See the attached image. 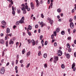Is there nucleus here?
<instances>
[{
  "label": "nucleus",
  "instance_id": "f257e3e1",
  "mask_svg": "<svg viewBox=\"0 0 76 76\" xmlns=\"http://www.w3.org/2000/svg\"><path fill=\"white\" fill-rule=\"evenodd\" d=\"M21 8L22 10H24L25 9H27L28 7V5H25L24 4H22Z\"/></svg>",
  "mask_w": 76,
  "mask_h": 76
},
{
  "label": "nucleus",
  "instance_id": "f03ea898",
  "mask_svg": "<svg viewBox=\"0 0 76 76\" xmlns=\"http://www.w3.org/2000/svg\"><path fill=\"white\" fill-rule=\"evenodd\" d=\"M54 61L53 62L54 63H56L57 61L58 60V56H55L54 57Z\"/></svg>",
  "mask_w": 76,
  "mask_h": 76
},
{
  "label": "nucleus",
  "instance_id": "7ed1b4c3",
  "mask_svg": "<svg viewBox=\"0 0 76 76\" xmlns=\"http://www.w3.org/2000/svg\"><path fill=\"white\" fill-rule=\"evenodd\" d=\"M24 20H25V18H24V16H23L21 19L19 20L20 23L21 24L23 23H24Z\"/></svg>",
  "mask_w": 76,
  "mask_h": 76
},
{
  "label": "nucleus",
  "instance_id": "20e7f679",
  "mask_svg": "<svg viewBox=\"0 0 76 76\" xmlns=\"http://www.w3.org/2000/svg\"><path fill=\"white\" fill-rule=\"evenodd\" d=\"M57 53L58 56H61L63 54L62 51H61V50H58L57 51Z\"/></svg>",
  "mask_w": 76,
  "mask_h": 76
},
{
  "label": "nucleus",
  "instance_id": "39448f33",
  "mask_svg": "<svg viewBox=\"0 0 76 76\" xmlns=\"http://www.w3.org/2000/svg\"><path fill=\"white\" fill-rule=\"evenodd\" d=\"M5 72V69L4 67H2L1 69V74H4Z\"/></svg>",
  "mask_w": 76,
  "mask_h": 76
},
{
  "label": "nucleus",
  "instance_id": "423d86ee",
  "mask_svg": "<svg viewBox=\"0 0 76 76\" xmlns=\"http://www.w3.org/2000/svg\"><path fill=\"white\" fill-rule=\"evenodd\" d=\"M31 9H32V10L34 9L35 7H34V3H33V2H31Z\"/></svg>",
  "mask_w": 76,
  "mask_h": 76
},
{
  "label": "nucleus",
  "instance_id": "0eeeda50",
  "mask_svg": "<svg viewBox=\"0 0 76 76\" xmlns=\"http://www.w3.org/2000/svg\"><path fill=\"white\" fill-rule=\"evenodd\" d=\"M70 26L71 28L72 29H73L74 28V24L73 23V22H72L70 23Z\"/></svg>",
  "mask_w": 76,
  "mask_h": 76
},
{
  "label": "nucleus",
  "instance_id": "6e6552de",
  "mask_svg": "<svg viewBox=\"0 0 76 76\" xmlns=\"http://www.w3.org/2000/svg\"><path fill=\"white\" fill-rule=\"evenodd\" d=\"M31 42H32V45L33 46H34V45H35V41H34V39H32L31 41Z\"/></svg>",
  "mask_w": 76,
  "mask_h": 76
},
{
  "label": "nucleus",
  "instance_id": "1a4fd4ad",
  "mask_svg": "<svg viewBox=\"0 0 76 76\" xmlns=\"http://www.w3.org/2000/svg\"><path fill=\"white\" fill-rule=\"evenodd\" d=\"M4 43V40H3V39H0V43H1V44H3Z\"/></svg>",
  "mask_w": 76,
  "mask_h": 76
},
{
  "label": "nucleus",
  "instance_id": "9d476101",
  "mask_svg": "<svg viewBox=\"0 0 76 76\" xmlns=\"http://www.w3.org/2000/svg\"><path fill=\"white\" fill-rule=\"evenodd\" d=\"M1 24L3 25H6V23L5 22V21L3 20L1 21Z\"/></svg>",
  "mask_w": 76,
  "mask_h": 76
},
{
  "label": "nucleus",
  "instance_id": "9b49d317",
  "mask_svg": "<svg viewBox=\"0 0 76 76\" xmlns=\"http://www.w3.org/2000/svg\"><path fill=\"white\" fill-rule=\"evenodd\" d=\"M14 42L12 41V39H10V41L9 42V44L10 45L11 44H13Z\"/></svg>",
  "mask_w": 76,
  "mask_h": 76
},
{
  "label": "nucleus",
  "instance_id": "f8f14e48",
  "mask_svg": "<svg viewBox=\"0 0 76 76\" xmlns=\"http://www.w3.org/2000/svg\"><path fill=\"white\" fill-rule=\"evenodd\" d=\"M6 33L7 34L10 33V29L9 28H7L6 30Z\"/></svg>",
  "mask_w": 76,
  "mask_h": 76
},
{
  "label": "nucleus",
  "instance_id": "ddd939ff",
  "mask_svg": "<svg viewBox=\"0 0 76 76\" xmlns=\"http://www.w3.org/2000/svg\"><path fill=\"white\" fill-rule=\"evenodd\" d=\"M15 72L16 73H18V66H16L15 67Z\"/></svg>",
  "mask_w": 76,
  "mask_h": 76
},
{
  "label": "nucleus",
  "instance_id": "4468645a",
  "mask_svg": "<svg viewBox=\"0 0 76 76\" xmlns=\"http://www.w3.org/2000/svg\"><path fill=\"white\" fill-rule=\"evenodd\" d=\"M30 54H31V52L30 51L28 52L26 54V57H28V56H30Z\"/></svg>",
  "mask_w": 76,
  "mask_h": 76
},
{
  "label": "nucleus",
  "instance_id": "2eb2a0df",
  "mask_svg": "<svg viewBox=\"0 0 76 76\" xmlns=\"http://www.w3.org/2000/svg\"><path fill=\"white\" fill-rule=\"evenodd\" d=\"M36 3H37V7H38L39 6V2L38 1H36Z\"/></svg>",
  "mask_w": 76,
  "mask_h": 76
},
{
  "label": "nucleus",
  "instance_id": "dca6fc26",
  "mask_svg": "<svg viewBox=\"0 0 76 76\" xmlns=\"http://www.w3.org/2000/svg\"><path fill=\"white\" fill-rule=\"evenodd\" d=\"M66 57L68 59L70 58V55L69 53H67L66 55Z\"/></svg>",
  "mask_w": 76,
  "mask_h": 76
},
{
  "label": "nucleus",
  "instance_id": "f3484780",
  "mask_svg": "<svg viewBox=\"0 0 76 76\" xmlns=\"http://www.w3.org/2000/svg\"><path fill=\"white\" fill-rule=\"evenodd\" d=\"M57 11L58 13H60L61 11V9L60 8H59L57 9Z\"/></svg>",
  "mask_w": 76,
  "mask_h": 76
},
{
  "label": "nucleus",
  "instance_id": "a211bd4d",
  "mask_svg": "<svg viewBox=\"0 0 76 76\" xmlns=\"http://www.w3.org/2000/svg\"><path fill=\"white\" fill-rule=\"evenodd\" d=\"M21 12V11H20V10L19 9H17V13L18 14H20Z\"/></svg>",
  "mask_w": 76,
  "mask_h": 76
},
{
  "label": "nucleus",
  "instance_id": "6ab92c4d",
  "mask_svg": "<svg viewBox=\"0 0 76 76\" xmlns=\"http://www.w3.org/2000/svg\"><path fill=\"white\" fill-rule=\"evenodd\" d=\"M75 67V62L73 63V64L72 65V69H73L74 67Z\"/></svg>",
  "mask_w": 76,
  "mask_h": 76
},
{
  "label": "nucleus",
  "instance_id": "aec40b11",
  "mask_svg": "<svg viewBox=\"0 0 76 76\" xmlns=\"http://www.w3.org/2000/svg\"><path fill=\"white\" fill-rule=\"evenodd\" d=\"M27 42L28 44H31V41L30 39H27Z\"/></svg>",
  "mask_w": 76,
  "mask_h": 76
},
{
  "label": "nucleus",
  "instance_id": "412c9836",
  "mask_svg": "<svg viewBox=\"0 0 76 76\" xmlns=\"http://www.w3.org/2000/svg\"><path fill=\"white\" fill-rule=\"evenodd\" d=\"M28 29H29V30H31L32 29V27L30 25H29L28 27Z\"/></svg>",
  "mask_w": 76,
  "mask_h": 76
},
{
  "label": "nucleus",
  "instance_id": "4be33fe9",
  "mask_svg": "<svg viewBox=\"0 0 76 76\" xmlns=\"http://www.w3.org/2000/svg\"><path fill=\"white\" fill-rule=\"evenodd\" d=\"M61 67L62 69H64V68L65 67V66L64 65V64H62L61 65Z\"/></svg>",
  "mask_w": 76,
  "mask_h": 76
},
{
  "label": "nucleus",
  "instance_id": "5701e85b",
  "mask_svg": "<svg viewBox=\"0 0 76 76\" xmlns=\"http://www.w3.org/2000/svg\"><path fill=\"white\" fill-rule=\"evenodd\" d=\"M66 46L68 48H70V45H69V43H68L66 45Z\"/></svg>",
  "mask_w": 76,
  "mask_h": 76
},
{
  "label": "nucleus",
  "instance_id": "b1692460",
  "mask_svg": "<svg viewBox=\"0 0 76 76\" xmlns=\"http://www.w3.org/2000/svg\"><path fill=\"white\" fill-rule=\"evenodd\" d=\"M25 49H24L22 50V54H25Z\"/></svg>",
  "mask_w": 76,
  "mask_h": 76
},
{
  "label": "nucleus",
  "instance_id": "393cba45",
  "mask_svg": "<svg viewBox=\"0 0 76 76\" xmlns=\"http://www.w3.org/2000/svg\"><path fill=\"white\" fill-rule=\"evenodd\" d=\"M65 33V32L64 31H61V35H64V34Z\"/></svg>",
  "mask_w": 76,
  "mask_h": 76
},
{
  "label": "nucleus",
  "instance_id": "a878e982",
  "mask_svg": "<svg viewBox=\"0 0 76 76\" xmlns=\"http://www.w3.org/2000/svg\"><path fill=\"white\" fill-rule=\"evenodd\" d=\"M47 56V54L46 53H45L44 54L43 57L44 58H46Z\"/></svg>",
  "mask_w": 76,
  "mask_h": 76
},
{
  "label": "nucleus",
  "instance_id": "bb28decb",
  "mask_svg": "<svg viewBox=\"0 0 76 76\" xmlns=\"http://www.w3.org/2000/svg\"><path fill=\"white\" fill-rule=\"evenodd\" d=\"M7 1H9L10 3H11L12 4H13V2L12 1V0H7Z\"/></svg>",
  "mask_w": 76,
  "mask_h": 76
},
{
  "label": "nucleus",
  "instance_id": "cd10ccee",
  "mask_svg": "<svg viewBox=\"0 0 76 76\" xmlns=\"http://www.w3.org/2000/svg\"><path fill=\"white\" fill-rule=\"evenodd\" d=\"M23 10V14H25L26 13V10L25 9L24 10Z\"/></svg>",
  "mask_w": 76,
  "mask_h": 76
},
{
  "label": "nucleus",
  "instance_id": "c85d7f7f",
  "mask_svg": "<svg viewBox=\"0 0 76 76\" xmlns=\"http://www.w3.org/2000/svg\"><path fill=\"white\" fill-rule=\"evenodd\" d=\"M50 22V24L51 25H53V20H51L50 21H49Z\"/></svg>",
  "mask_w": 76,
  "mask_h": 76
},
{
  "label": "nucleus",
  "instance_id": "c756f323",
  "mask_svg": "<svg viewBox=\"0 0 76 76\" xmlns=\"http://www.w3.org/2000/svg\"><path fill=\"white\" fill-rule=\"evenodd\" d=\"M12 13L13 14V16L15 15V11H12Z\"/></svg>",
  "mask_w": 76,
  "mask_h": 76
},
{
  "label": "nucleus",
  "instance_id": "7c9ffc66",
  "mask_svg": "<svg viewBox=\"0 0 76 76\" xmlns=\"http://www.w3.org/2000/svg\"><path fill=\"white\" fill-rule=\"evenodd\" d=\"M56 31L57 32H59V31H60V28H57Z\"/></svg>",
  "mask_w": 76,
  "mask_h": 76
},
{
  "label": "nucleus",
  "instance_id": "2f4dec72",
  "mask_svg": "<svg viewBox=\"0 0 76 76\" xmlns=\"http://www.w3.org/2000/svg\"><path fill=\"white\" fill-rule=\"evenodd\" d=\"M6 35H7V36H10V37H12V34L11 33L10 34H7Z\"/></svg>",
  "mask_w": 76,
  "mask_h": 76
},
{
  "label": "nucleus",
  "instance_id": "473e14b6",
  "mask_svg": "<svg viewBox=\"0 0 76 76\" xmlns=\"http://www.w3.org/2000/svg\"><path fill=\"white\" fill-rule=\"evenodd\" d=\"M53 34H54V36H55L56 37V35H57V32H56V31H54L53 32Z\"/></svg>",
  "mask_w": 76,
  "mask_h": 76
},
{
  "label": "nucleus",
  "instance_id": "72a5a7b5",
  "mask_svg": "<svg viewBox=\"0 0 76 76\" xmlns=\"http://www.w3.org/2000/svg\"><path fill=\"white\" fill-rule=\"evenodd\" d=\"M19 23H20V21H18L16 22V25H18L19 24Z\"/></svg>",
  "mask_w": 76,
  "mask_h": 76
},
{
  "label": "nucleus",
  "instance_id": "f704fd0d",
  "mask_svg": "<svg viewBox=\"0 0 76 76\" xmlns=\"http://www.w3.org/2000/svg\"><path fill=\"white\" fill-rule=\"evenodd\" d=\"M51 38L52 39H54V34H52L51 36Z\"/></svg>",
  "mask_w": 76,
  "mask_h": 76
},
{
  "label": "nucleus",
  "instance_id": "c9c22d12",
  "mask_svg": "<svg viewBox=\"0 0 76 76\" xmlns=\"http://www.w3.org/2000/svg\"><path fill=\"white\" fill-rule=\"evenodd\" d=\"M47 44H48V42L47 41H45V45H47Z\"/></svg>",
  "mask_w": 76,
  "mask_h": 76
},
{
  "label": "nucleus",
  "instance_id": "e433bc0d",
  "mask_svg": "<svg viewBox=\"0 0 76 76\" xmlns=\"http://www.w3.org/2000/svg\"><path fill=\"white\" fill-rule=\"evenodd\" d=\"M53 2H51L50 4V6H51V8L52 9L53 8Z\"/></svg>",
  "mask_w": 76,
  "mask_h": 76
},
{
  "label": "nucleus",
  "instance_id": "4c0bfd02",
  "mask_svg": "<svg viewBox=\"0 0 76 76\" xmlns=\"http://www.w3.org/2000/svg\"><path fill=\"white\" fill-rule=\"evenodd\" d=\"M43 37V36H42V35H41L40 37V40H42V38Z\"/></svg>",
  "mask_w": 76,
  "mask_h": 76
},
{
  "label": "nucleus",
  "instance_id": "58836bf2",
  "mask_svg": "<svg viewBox=\"0 0 76 76\" xmlns=\"http://www.w3.org/2000/svg\"><path fill=\"white\" fill-rule=\"evenodd\" d=\"M30 65V63H28V64H27V66H26V68H28V67H29Z\"/></svg>",
  "mask_w": 76,
  "mask_h": 76
},
{
  "label": "nucleus",
  "instance_id": "ea45409f",
  "mask_svg": "<svg viewBox=\"0 0 76 76\" xmlns=\"http://www.w3.org/2000/svg\"><path fill=\"white\" fill-rule=\"evenodd\" d=\"M43 0H40V4H42V3H44V1H42Z\"/></svg>",
  "mask_w": 76,
  "mask_h": 76
},
{
  "label": "nucleus",
  "instance_id": "a19ab883",
  "mask_svg": "<svg viewBox=\"0 0 76 76\" xmlns=\"http://www.w3.org/2000/svg\"><path fill=\"white\" fill-rule=\"evenodd\" d=\"M11 63H12V66H13V65H14V61H12L11 62Z\"/></svg>",
  "mask_w": 76,
  "mask_h": 76
},
{
  "label": "nucleus",
  "instance_id": "79ce46f5",
  "mask_svg": "<svg viewBox=\"0 0 76 76\" xmlns=\"http://www.w3.org/2000/svg\"><path fill=\"white\" fill-rule=\"evenodd\" d=\"M6 47H7L8 46V41H7L6 42Z\"/></svg>",
  "mask_w": 76,
  "mask_h": 76
},
{
  "label": "nucleus",
  "instance_id": "37998d69",
  "mask_svg": "<svg viewBox=\"0 0 76 76\" xmlns=\"http://www.w3.org/2000/svg\"><path fill=\"white\" fill-rule=\"evenodd\" d=\"M44 66L45 68H46L47 67V64H45L44 65Z\"/></svg>",
  "mask_w": 76,
  "mask_h": 76
},
{
  "label": "nucleus",
  "instance_id": "c03bdc74",
  "mask_svg": "<svg viewBox=\"0 0 76 76\" xmlns=\"http://www.w3.org/2000/svg\"><path fill=\"white\" fill-rule=\"evenodd\" d=\"M41 18H44V15H43V14H41Z\"/></svg>",
  "mask_w": 76,
  "mask_h": 76
},
{
  "label": "nucleus",
  "instance_id": "a18cd8bd",
  "mask_svg": "<svg viewBox=\"0 0 76 76\" xmlns=\"http://www.w3.org/2000/svg\"><path fill=\"white\" fill-rule=\"evenodd\" d=\"M38 24L36 25L35 26V28H38Z\"/></svg>",
  "mask_w": 76,
  "mask_h": 76
},
{
  "label": "nucleus",
  "instance_id": "49530a36",
  "mask_svg": "<svg viewBox=\"0 0 76 76\" xmlns=\"http://www.w3.org/2000/svg\"><path fill=\"white\" fill-rule=\"evenodd\" d=\"M23 60H22L20 61V63H23Z\"/></svg>",
  "mask_w": 76,
  "mask_h": 76
},
{
  "label": "nucleus",
  "instance_id": "de8ad7c7",
  "mask_svg": "<svg viewBox=\"0 0 76 76\" xmlns=\"http://www.w3.org/2000/svg\"><path fill=\"white\" fill-rule=\"evenodd\" d=\"M72 20H72V19L70 18L69 19V22H72Z\"/></svg>",
  "mask_w": 76,
  "mask_h": 76
},
{
  "label": "nucleus",
  "instance_id": "09e8293b",
  "mask_svg": "<svg viewBox=\"0 0 76 76\" xmlns=\"http://www.w3.org/2000/svg\"><path fill=\"white\" fill-rule=\"evenodd\" d=\"M68 40H71V37H69L67 38Z\"/></svg>",
  "mask_w": 76,
  "mask_h": 76
},
{
  "label": "nucleus",
  "instance_id": "8fccbe9b",
  "mask_svg": "<svg viewBox=\"0 0 76 76\" xmlns=\"http://www.w3.org/2000/svg\"><path fill=\"white\" fill-rule=\"evenodd\" d=\"M41 51H39V53L38 54V56H40V55H41Z\"/></svg>",
  "mask_w": 76,
  "mask_h": 76
},
{
  "label": "nucleus",
  "instance_id": "3c124183",
  "mask_svg": "<svg viewBox=\"0 0 76 76\" xmlns=\"http://www.w3.org/2000/svg\"><path fill=\"white\" fill-rule=\"evenodd\" d=\"M47 20H49V21H50L51 20L50 18H47Z\"/></svg>",
  "mask_w": 76,
  "mask_h": 76
},
{
  "label": "nucleus",
  "instance_id": "603ef678",
  "mask_svg": "<svg viewBox=\"0 0 76 76\" xmlns=\"http://www.w3.org/2000/svg\"><path fill=\"white\" fill-rule=\"evenodd\" d=\"M68 51L69 52H71L72 51V49L70 48H69Z\"/></svg>",
  "mask_w": 76,
  "mask_h": 76
},
{
  "label": "nucleus",
  "instance_id": "864d4df0",
  "mask_svg": "<svg viewBox=\"0 0 76 76\" xmlns=\"http://www.w3.org/2000/svg\"><path fill=\"white\" fill-rule=\"evenodd\" d=\"M12 11H15V8L13 6L12 7Z\"/></svg>",
  "mask_w": 76,
  "mask_h": 76
},
{
  "label": "nucleus",
  "instance_id": "5fc2aeb1",
  "mask_svg": "<svg viewBox=\"0 0 76 76\" xmlns=\"http://www.w3.org/2000/svg\"><path fill=\"white\" fill-rule=\"evenodd\" d=\"M16 46H18V45H19V42H17L16 43Z\"/></svg>",
  "mask_w": 76,
  "mask_h": 76
},
{
  "label": "nucleus",
  "instance_id": "6e6d98bb",
  "mask_svg": "<svg viewBox=\"0 0 76 76\" xmlns=\"http://www.w3.org/2000/svg\"><path fill=\"white\" fill-rule=\"evenodd\" d=\"M28 34L29 36H31V34L30 32H28Z\"/></svg>",
  "mask_w": 76,
  "mask_h": 76
},
{
  "label": "nucleus",
  "instance_id": "4d7b16f0",
  "mask_svg": "<svg viewBox=\"0 0 76 76\" xmlns=\"http://www.w3.org/2000/svg\"><path fill=\"white\" fill-rule=\"evenodd\" d=\"M44 25H45V24H44V23H43V24H42V25H41V27L42 28V27H43V26H44Z\"/></svg>",
  "mask_w": 76,
  "mask_h": 76
},
{
  "label": "nucleus",
  "instance_id": "13d9d810",
  "mask_svg": "<svg viewBox=\"0 0 76 76\" xmlns=\"http://www.w3.org/2000/svg\"><path fill=\"white\" fill-rule=\"evenodd\" d=\"M4 51H3L2 52V56L3 57V56H4Z\"/></svg>",
  "mask_w": 76,
  "mask_h": 76
},
{
  "label": "nucleus",
  "instance_id": "bf43d9fd",
  "mask_svg": "<svg viewBox=\"0 0 76 76\" xmlns=\"http://www.w3.org/2000/svg\"><path fill=\"white\" fill-rule=\"evenodd\" d=\"M74 20H76V15L74 16Z\"/></svg>",
  "mask_w": 76,
  "mask_h": 76
},
{
  "label": "nucleus",
  "instance_id": "052dcab7",
  "mask_svg": "<svg viewBox=\"0 0 76 76\" xmlns=\"http://www.w3.org/2000/svg\"><path fill=\"white\" fill-rule=\"evenodd\" d=\"M74 12H75V9H72V13H74Z\"/></svg>",
  "mask_w": 76,
  "mask_h": 76
},
{
  "label": "nucleus",
  "instance_id": "680f3d73",
  "mask_svg": "<svg viewBox=\"0 0 76 76\" xmlns=\"http://www.w3.org/2000/svg\"><path fill=\"white\" fill-rule=\"evenodd\" d=\"M50 0H48V4H50Z\"/></svg>",
  "mask_w": 76,
  "mask_h": 76
},
{
  "label": "nucleus",
  "instance_id": "e2e57ef3",
  "mask_svg": "<svg viewBox=\"0 0 76 76\" xmlns=\"http://www.w3.org/2000/svg\"><path fill=\"white\" fill-rule=\"evenodd\" d=\"M12 4H12V3L10 4L9 5V7H11Z\"/></svg>",
  "mask_w": 76,
  "mask_h": 76
},
{
  "label": "nucleus",
  "instance_id": "0e129e2a",
  "mask_svg": "<svg viewBox=\"0 0 76 76\" xmlns=\"http://www.w3.org/2000/svg\"><path fill=\"white\" fill-rule=\"evenodd\" d=\"M74 56L75 57H76V52H75L74 53Z\"/></svg>",
  "mask_w": 76,
  "mask_h": 76
},
{
  "label": "nucleus",
  "instance_id": "69168bd1",
  "mask_svg": "<svg viewBox=\"0 0 76 76\" xmlns=\"http://www.w3.org/2000/svg\"><path fill=\"white\" fill-rule=\"evenodd\" d=\"M70 28H68V32H70Z\"/></svg>",
  "mask_w": 76,
  "mask_h": 76
},
{
  "label": "nucleus",
  "instance_id": "338daca9",
  "mask_svg": "<svg viewBox=\"0 0 76 76\" xmlns=\"http://www.w3.org/2000/svg\"><path fill=\"white\" fill-rule=\"evenodd\" d=\"M27 11H30V8H27Z\"/></svg>",
  "mask_w": 76,
  "mask_h": 76
},
{
  "label": "nucleus",
  "instance_id": "774afa93",
  "mask_svg": "<svg viewBox=\"0 0 76 76\" xmlns=\"http://www.w3.org/2000/svg\"><path fill=\"white\" fill-rule=\"evenodd\" d=\"M74 43L75 44H76V39L74 40Z\"/></svg>",
  "mask_w": 76,
  "mask_h": 76
}]
</instances>
